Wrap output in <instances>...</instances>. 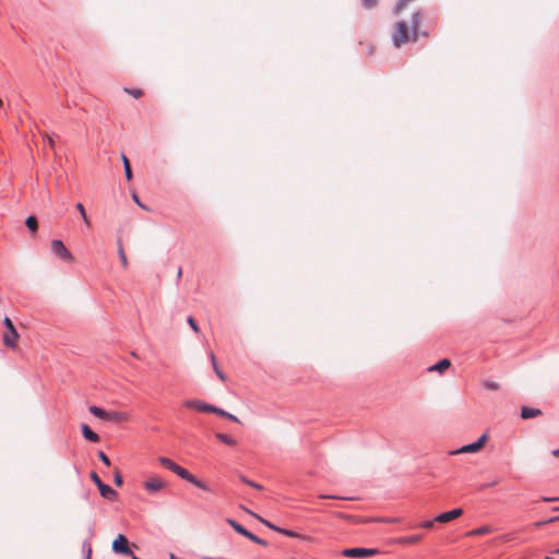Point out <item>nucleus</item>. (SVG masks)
Segmentation results:
<instances>
[{
    "instance_id": "cd10ccee",
    "label": "nucleus",
    "mask_w": 559,
    "mask_h": 559,
    "mask_svg": "<svg viewBox=\"0 0 559 559\" xmlns=\"http://www.w3.org/2000/svg\"><path fill=\"white\" fill-rule=\"evenodd\" d=\"M122 162H123V168H124L126 178L128 180H131V178H132V170H131L130 162H129V159L127 158V156L124 154H122Z\"/></svg>"
},
{
    "instance_id": "393cba45",
    "label": "nucleus",
    "mask_w": 559,
    "mask_h": 559,
    "mask_svg": "<svg viewBox=\"0 0 559 559\" xmlns=\"http://www.w3.org/2000/svg\"><path fill=\"white\" fill-rule=\"evenodd\" d=\"M25 226L29 231L36 233L38 229V221L34 215H29L25 221Z\"/></svg>"
},
{
    "instance_id": "79ce46f5",
    "label": "nucleus",
    "mask_w": 559,
    "mask_h": 559,
    "mask_svg": "<svg viewBox=\"0 0 559 559\" xmlns=\"http://www.w3.org/2000/svg\"><path fill=\"white\" fill-rule=\"evenodd\" d=\"M321 499H326V498H331V499H343L342 497H337V496H320Z\"/></svg>"
},
{
    "instance_id": "c756f323",
    "label": "nucleus",
    "mask_w": 559,
    "mask_h": 559,
    "mask_svg": "<svg viewBox=\"0 0 559 559\" xmlns=\"http://www.w3.org/2000/svg\"><path fill=\"white\" fill-rule=\"evenodd\" d=\"M437 521H435V518L432 520H426V521H423L418 524H416L414 527L415 528H426V530H431L435 525Z\"/></svg>"
},
{
    "instance_id": "ea45409f",
    "label": "nucleus",
    "mask_w": 559,
    "mask_h": 559,
    "mask_svg": "<svg viewBox=\"0 0 559 559\" xmlns=\"http://www.w3.org/2000/svg\"><path fill=\"white\" fill-rule=\"evenodd\" d=\"M557 520H559V516L551 518V519H549V520H547V521H545V522H540V523H538L537 525H542V524H545V523H551V522H555V521H557Z\"/></svg>"
},
{
    "instance_id": "ddd939ff",
    "label": "nucleus",
    "mask_w": 559,
    "mask_h": 559,
    "mask_svg": "<svg viewBox=\"0 0 559 559\" xmlns=\"http://www.w3.org/2000/svg\"><path fill=\"white\" fill-rule=\"evenodd\" d=\"M462 514H463V509L456 508L451 511L438 514L437 516H435V521H437V523H448V522H451V521L460 518Z\"/></svg>"
},
{
    "instance_id": "1a4fd4ad",
    "label": "nucleus",
    "mask_w": 559,
    "mask_h": 559,
    "mask_svg": "<svg viewBox=\"0 0 559 559\" xmlns=\"http://www.w3.org/2000/svg\"><path fill=\"white\" fill-rule=\"evenodd\" d=\"M187 408L195 409L198 412L203 413H213L215 412V405L207 404L200 400H188L183 404Z\"/></svg>"
},
{
    "instance_id": "0eeeda50",
    "label": "nucleus",
    "mask_w": 559,
    "mask_h": 559,
    "mask_svg": "<svg viewBox=\"0 0 559 559\" xmlns=\"http://www.w3.org/2000/svg\"><path fill=\"white\" fill-rule=\"evenodd\" d=\"M378 554H379V550L376 548H362V547L346 548L342 551V555L344 557H348V558H366V557H371V556H374Z\"/></svg>"
},
{
    "instance_id": "bb28decb",
    "label": "nucleus",
    "mask_w": 559,
    "mask_h": 559,
    "mask_svg": "<svg viewBox=\"0 0 559 559\" xmlns=\"http://www.w3.org/2000/svg\"><path fill=\"white\" fill-rule=\"evenodd\" d=\"M82 552L84 555V559H92V544L90 540H84L82 544Z\"/></svg>"
},
{
    "instance_id": "9b49d317",
    "label": "nucleus",
    "mask_w": 559,
    "mask_h": 559,
    "mask_svg": "<svg viewBox=\"0 0 559 559\" xmlns=\"http://www.w3.org/2000/svg\"><path fill=\"white\" fill-rule=\"evenodd\" d=\"M112 550L116 554L129 555L131 554V549L129 547V540L123 534H119L117 538L112 542Z\"/></svg>"
},
{
    "instance_id": "20e7f679",
    "label": "nucleus",
    "mask_w": 559,
    "mask_h": 559,
    "mask_svg": "<svg viewBox=\"0 0 559 559\" xmlns=\"http://www.w3.org/2000/svg\"><path fill=\"white\" fill-rule=\"evenodd\" d=\"M91 479L99 489L100 496L109 501H116L118 499V492L111 488L109 485H106L102 481L98 474L96 472L91 473Z\"/></svg>"
},
{
    "instance_id": "3c124183",
    "label": "nucleus",
    "mask_w": 559,
    "mask_h": 559,
    "mask_svg": "<svg viewBox=\"0 0 559 559\" xmlns=\"http://www.w3.org/2000/svg\"><path fill=\"white\" fill-rule=\"evenodd\" d=\"M557 554H559V548L557 549Z\"/></svg>"
},
{
    "instance_id": "72a5a7b5",
    "label": "nucleus",
    "mask_w": 559,
    "mask_h": 559,
    "mask_svg": "<svg viewBox=\"0 0 559 559\" xmlns=\"http://www.w3.org/2000/svg\"><path fill=\"white\" fill-rule=\"evenodd\" d=\"M240 479H241L242 483H245V484H247V485H249V486H251V487H253L255 489H259V490L262 489L261 485H259L258 483H254V481L248 479L246 476H241Z\"/></svg>"
},
{
    "instance_id": "a19ab883",
    "label": "nucleus",
    "mask_w": 559,
    "mask_h": 559,
    "mask_svg": "<svg viewBox=\"0 0 559 559\" xmlns=\"http://www.w3.org/2000/svg\"><path fill=\"white\" fill-rule=\"evenodd\" d=\"M557 500H559V498L543 497V501H546V502H551V501H557Z\"/></svg>"
},
{
    "instance_id": "b1692460",
    "label": "nucleus",
    "mask_w": 559,
    "mask_h": 559,
    "mask_svg": "<svg viewBox=\"0 0 559 559\" xmlns=\"http://www.w3.org/2000/svg\"><path fill=\"white\" fill-rule=\"evenodd\" d=\"M90 413L93 414L95 417L99 418V419H103L105 420L106 418V413L107 411L99 407V406H96V405H92L90 406L88 408Z\"/></svg>"
},
{
    "instance_id": "58836bf2",
    "label": "nucleus",
    "mask_w": 559,
    "mask_h": 559,
    "mask_svg": "<svg viewBox=\"0 0 559 559\" xmlns=\"http://www.w3.org/2000/svg\"><path fill=\"white\" fill-rule=\"evenodd\" d=\"M44 140L47 141L48 145L53 148L55 146V141L52 139V136L48 135V134H45L44 135Z\"/></svg>"
},
{
    "instance_id": "39448f33",
    "label": "nucleus",
    "mask_w": 559,
    "mask_h": 559,
    "mask_svg": "<svg viewBox=\"0 0 559 559\" xmlns=\"http://www.w3.org/2000/svg\"><path fill=\"white\" fill-rule=\"evenodd\" d=\"M227 523L240 535L247 537L251 542L260 545V546H266L267 542L260 538L259 536L254 535L253 533L249 532L246 527H243L240 523H238L234 519H227Z\"/></svg>"
},
{
    "instance_id": "4468645a",
    "label": "nucleus",
    "mask_w": 559,
    "mask_h": 559,
    "mask_svg": "<svg viewBox=\"0 0 559 559\" xmlns=\"http://www.w3.org/2000/svg\"><path fill=\"white\" fill-rule=\"evenodd\" d=\"M423 537H424L423 534H414V535H409V536H401V537H397L394 540V543L397 544V545H403V546L414 545V544L419 543L423 539Z\"/></svg>"
},
{
    "instance_id": "4be33fe9",
    "label": "nucleus",
    "mask_w": 559,
    "mask_h": 559,
    "mask_svg": "<svg viewBox=\"0 0 559 559\" xmlns=\"http://www.w3.org/2000/svg\"><path fill=\"white\" fill-rule=\"evenodd\" d=\"M215 438L217 440H219L222 443L230 445V447H234L237 444L236 439H234L233 437H230L226 433H223V432L215 433Z\"/></svg>"
},
{
    "instance_id": "c03bdc74",
    "label": "nucleus",
    "mask_w": 559,
    "mask_h": 559,
    "mask_svg": "<svg viewBox=\"0 0 559 559\" xmlns=\"http://www.w3.org/2000/svg\"><path fill=\"white\" fill-rule=\"evenodd\" d=\"M128 556L131 557V559H139V557L131 550V554H129Z\"/></svg>"
},
{
    "instance_id": "a18cd8bd",
    "label": "nucleus",
    "mask_w": 559,
    "mask_h": 559,
    "mask_svg": "<svg viewBox=\"0 0 559 559\" xmlns=\"http://www.w3.org/2000/svg\"><path fill=\"white\" fill-rule=\"evenodd\" d=\"M551 453H552L554 456L558 457L559 456V449L554 450Z\"/></svg>"
},
{
    "instance_id": "09e8293b",
    "label": "nucleus",
    "mask_w": 559,
    "mask_h": 559,
    "mask_svg": "<svg viewBox=\"0 0 559 559\" xmlns=\"http://www.w3.org/2000/svg\"><path fill=\"white\" fill-rule=\"evenodd\" d=\"M554 511H559V507L558 508H554Z\"/></svg>"
},
{
    "instance_id": "c9c22d12",
    "label": "nucleus",
    "mask_w": 559,
    "mask_h": 559,
    "mask_svg": "<svg viewBox=\"0 0 559 559\" xmlns=\"http://www.w3.org/2000/svg\"><path fill=\"white\" fill-rule=\"evenodd\" d=\"M484 386L488 390H491V391H496V390H499L500 385L499 383L497 382H493V381H486L484 383Z\"/></svg>"
},
{
    "instance_id": "4c0bfd02",
    "label": "nucleus",
    "mask_w": 559,
    "mask_h": 559,
    "mask_svg": "<svg viewBox=\"0 0 559 559\" xmlns=\"http://www.w3.org/2000/svg\"><path fill=\"white\" fill-rule=\"evenodd\" d=\"M381 523L393 524L401 522L400 518H383L380 520Z\"/></svg>"
},
{
    "instance_id": "f8f14e48",
    "label": "nucleus",
    "mask_w": 559,
    "mask_h": 559,
    "mask_svg": "<svg viewBox=\"0 0 559 559\" xmlns=\"http://www.w3.org/2000/svg\"><path fill=\"white\" fill-rule=\"evenodd\" d=\"M166 481L159 477H151L144 481L143 486L150 493H155L166 487Z\"/></svg>"
},
{
    "instance_id": "37998d69",
    "label": "nucleus",
    "mask_w": 559,
    "mask_h": 559,
    "mask_svg": "<svg viewBox=\"0 0 559 559\" xmlns=\"http://www.w3.org/2000/svg\"><path fill=\"white\" fill-rule=\"evenodd\" d=\"M133 199H134V201H135L140 206H142V207H143V205L140 203L139 198H138V195H136V194H133Z\"/></svg>"
},
{
    "instance_id": "f3484780",
    "label": "nucleus",
    "mask_w": 559,
    "mask_h": 559,
    "mask_svg": "<svg viewBox=\"0 0 559 559\" xmlns=\"http://www.w3.org/2000/svg\"><path fill=\"white\" fill-rule=\"evenodd\" d=\"M540 414H542V411L539 408H533V407H528V406H523L521 408V417L523 419L534 418Z\"/></svg>"
},
{
    "instance_id": "7c9ffc66",
    "label": "nucleus",
    "mask_w": 559,
    "mask_h": 559,
    "mask_svg": "<svg viewBox=\"0 0 559 559\" xmlns=\"http://www.w3.org/2000/svg\"><path fill=\"white\" fill-rule=\"evenodd\" d=\"M124 92L130 94L134 98H140L143 95V92L140 88H124Z\"/></svg>"
},
{
    "instance_id": "423d86ee",
    "label": "nucleus",
    "mask_w": 559,
    "mask_h": 559,
    "mask_svg": "<svg viewBox=\"0 0 559 559\" xmlns=\"http://www.w3.org/2000/svg\"><path fill=\"white\" fill-rule=\"evenodd\" d=\"M177 476H179L181 479H185L187 481H189L190 484L197 486L198 488L202 489V490H206V491H210V487L206 485V483H204L203 480L199 479L198 477H195L193 474H191L187 468L182 467V466H178L176 473H175Z\"/></svg>"
},
{
    "instance_id": "c85d7f7f",
    "label": "nucleus",
    "mask_w": 559,
    "mask_h": 559,
    "mask_svg": "<svg viewBox=\"0 0 559 559\" xmlns=\"http://www.w3.org/2000/svg\"><path fill=\"white\" fill-rule=\"evenodd\" d=\"M75 207H76V210L80 212V216H82V219H83V222L85 223V225H86L87 227H90V226H91V222H90V218H88V217H87V215H86V212H85V209H84L83 204H82V203H78V204L75 205Z\"/></svg>"
},
{
    "instance_id": "9d476101",
    "label": "nucleus",
    "mask_w": 559,
    "mask_h": 559,
    "mask_svg": "<svg viewBox=\"0 0 559 559\" xmlns=\"http://www.w3.org/2000/svg\"><path fill=\"white\" fill-rule=\"evenodd\" d=\"M487 441V435L484 433L481 435L477 441L473 442V443H469V444H466V445H463L462 448H460L457 451H455L454 453H476L478 451H480L483 449V447L485 445Z\"/></svg>"
},
{
    "instance_id": "de8ad7c7",
    "label": "nucleus",
    "mask_w": 559,
    "mask_h": 559,
    "mask_svg": "<svg viewBox=\"0 0 559 559\" xmlns=\"http://www.w3.org/2000/svg\"><path fill=\"white\" fill-rule=\"evenodd\" d=\"M544 559H554V558L550 556H546Z\"/></svg>"
},
{
    "instance_id": "412c9836",
    "label": "nucleus",
    "mask_w": 559,
    "mask_h": 559,
    "mask_svg": "<svg viewBox=\"0 0 559 559\" xmlns=\"http://www.w3.org/2000/svg\"><path fill=\"white\" fill-rule=\"evenodd\" d=\"M210 358H211V361H212V366H213V369L216 373V376L223 381L225 382L227 380V377L226 374L221 370V368L218 367V364L216 361V357L214 355V353H211L210 354Z\"/></svg>"
},
{
    "instance_id": "49530a36",
    "label": "nucleus",
    "mask_w": 559,
    "mask_h": 559,
    "mask_svg": "<svg viewBox=\"0 0 559 559\" xmlns=\"http://www.w3.org/2000/svg\"><path fill=\"white\" fill-rule=\"evenodd\" d=\"M181 274H182V270L181 267H179L178 272H177V277L180 278L181 277Z\"/></svg>"
},
{
    "instance_id": "a211bd4d",
    "label": "nucleus",
    "mask_w": 559,
    "mask_h": 559,
    "mask_svg": "<svg viewBox=\"0 0 559 559\" xmlns=\"http://www.w3.org/2000/svg\"><path fill=\"white\" fill-rule=\"evenodd\" d=\"M492 527L489 526V525H483V526H479L477 528H474L469 532L466 533V536L467 537H473V536H480V535H487V534H490L492 533Z\"/></svg>"
},
{
    "instance_id": "dca6fc26",
    "label": "nucleus",
    "mask_w": 559,
    "mask_h": 559,
    "mask_svg": "<svg viewBox=\"0 0 559 559\" xmlns=\"http://www.w3.org/2000/svg\"><path fill=\"white\" fill-rule=\"evenodd\" d=\"M128 416L126 413L121 412H109L106 413V421H114V423H122L127 420Z\"/></svg>"
},
{
    "instance_id": "f704fd0d",
    "label": "nucleus",
    "mask_w": 559,
    "mask_h": 559,
    "mask_svg": "<svg viewBox=\"0 0 559 559\" xmlns=\"http://www.w3.org/2000/svg\"><path fill=\"white\" fill-rule=\"evenodd\" d=\"M361 4L365 9L370 10L378 4V0H361Z\"/></svg>"
},
{
    "instance_id": "e433bc0d",
    "label": "nucleus",
    "mask_w": 559,
    "mask_h": 559,
    "mask_svg": "<svg viewBox=\"0 0 559 559\" xmlns=\"http://www.w3.org/2000/svg\"><path fill=\"white\" fill-rule=\"evenodd\" d=\"M98 457L99 460L106 465V466H109L110 465V460L109 457L105 454V452L103 451H99L98 452Z\"/></svg>"
},
{
    "instance_id": "8fccbe9b",
    "label": "nucleus",
    "mask_w": 559,
    "mask_h": 559,
    "mask_svg": "<svg viewBox=\"0 0 559 559\" xmlns=\"http://www.w3.org/2000/svg\"><path fill=\"white\" fill-rule=\"evenodd\" d=\"M2 106V99L0 98V107Z\"/></svg>"
},
{
    "instance_id": "a878e982",
    "label": "nucleus",
    "mask_w": 559,
    "mask_h": 559,
    "mask_svg": "<svg viewBox=\"0 0 559 559\" xmlns=\"http://www.w3.org/2000/svg\"><path fill=\"white\" fill-rule=\"evenodd\" d=\"M214 414L219 415L222 417H225V418H227V419H229L231 421H235V423L239 421V419L235 415H233V414H230V413H228V412H226L223 408H219L217 406L215 407Z\"/></svg>"
},
{
    "instance_id": "f03ea898",
    "label": "nucleus",
    "mask_w": 559,
    "mask_h": 559,
    "mask_svg": "<svg viewBox=\"0 0 559 559\" xmlns=\"http://www.w3.org/2000/svg\"><path fill=\"white\" fill-rule=\"evenodd\" d=\"M7 331L2 336V343L7 348L14 349L17 346V342L20 340V334L15 329L12 320L9 317H5L2 321Z\"/></svg>"
},
{
    "instance_id": "aec40b11",
    "label": "nucleus",
    "mask_w": 559,
    "mask_h": 559,
    "mask_svg": "<svg viewBox=\"0 0 559 559\" xmlns=\"http://www.w3.org/2000/svg\"><path fill=\"white\" fill-rule=\"evenodd\" d=\"M160 465L169 471H171L173 473H176L177 468H178V464L175 463L173 460L166 457V456H160L158 459Z\"/></svg>"
},
{
    "instance_id": "6e6552de",
    "label": "nucleus",
    "mask_w": 559,
    "mask_h": 559,
    "mask_svg": "<svg viewBox=\"0 0 559 559\" xmlns=\"http://www.w3.org/2000/svg\"><path fill=\"white\" fill-rule=\"evenodd\" d=\"M263 523L265 526H267L272 531L277 532L284 536L300 539V540H310L311 539V537L308 535H304V534L297 533V532L288 530V528H283V527L276 526L275 524H273L269 521H263Z\"/></svg>"
},
{
    "instance_id": "473e14b6",
    "label": "nucleus",
    "mask_w": 559,
    "mask_h": 559,
    "mask_svg": "<svg viewBox=\"0 0 559 559\" xmlns=\"http://www.w3.org/2000/svg\"><path fill=\"white\" fill-rule=\"evenodd\" d=\"M187 322L188 324L190 325V328L195 332V333H199L200 332V329H199V325L197 323V321L194 320V318L192 316H189L187 318Z\"/></svg>"
},
{
    "instance_id": "2f4dec72",
    "label": "nucleus",
    "mask_w": 559,
    "mask_h": 559,
    "mask_svg": "<svg viewBox=\"0 0 559 559\" xmlns=\"http://www.w3.org/2000/svg\"><path fill=\"white\" fill-rule=\"evenodd\" d=\"M114 483L116 486H122V484H123V478H122V475H121L119 468H115Z\"/></svg>"
},
{
    "instance_id": "f257e3e1",
    "label": "nucleus",
    "mask_w": 559,
    "mask_h": 559,
    "mask_svg": "<svg viewBox=\"0 0 559 559\" xmlns=\"http://www.w3.org/2000/svg\"><path fill=\"white\" fill-rule=\"evenodd\" d=\"M423 11L415 10L411 16V25L404 20L397 21L392 29V43L394 47L400 48L408 43H416L419 37H428L429 33L420 29Z\"/></svg>"
},
{
    "instance_id": "6ab92c4d",
    "label": "nucleus",
    "mask_w": 559,
    "mask_h": 559,
    "mask_svg": "<svg viewBox=\"0 0 559 559\" xmlns=\"http://www.w3.org/2000/svg\"><path fill=\"white\" fill-rule=\"evenodd\" d=\"M451 366V361L448 358H443L438 361L436 365L428 368L429 371H439L442 372Z\"/></svg>"
},
{
    "instance_id": "5701e85b",
    "label": "nucleus",
    "mask_w": 559,
    "mask_h": 559,
    "mask_svg": "<svg viewBox=\"0 0 559 559\" xmlns=\"http://www.w3.org/2000/svg\"><path fill=\"white\" fill-rule=\"evenodd\" d=\"M117 245H118V254H119V258H120V261H121V264L124 269L128 267L129 263H128V259H127V255H126V252H124V249H123V246H122V240L121 238H118L117 240Z\"/></svg>"
},
{
    "instance_id": "2eb2a0df",
    "label": "nucleus",
    "mask_w": 559,
    "mask_h": 559,
    "mask_svg": "<svg viewBox=\"0 0 559 559\" xmlns=\"http://www.w3.org/2000/svg\"><path fill=\"white\" fill-rule=\"evenodd\" d=\"M81 429H82V435L83 437L87 440V441H91V442H99L100 438L99 436L94 432L88 425L86 424H82L81 426Z\"/></svg>"
},
{
    "instance_id": "7ed1b4c3",
    "label": "nucleus",
    "mask_w": 559,
    "mask_h": 559,
    "mask_svg": "<svg viewBox=\"0 0 559 559\" xmlns=\"http://www.w3.org/2000/svg\"><path fill=\"white\" fill-rule=\"evenodd\" d=\"M50 250L53 255H56L58 259H60L63 262L72 263L74 261L73 254L64 246V243L59 239H53L51 241Z\"/></svg>"
}]
</instances>
